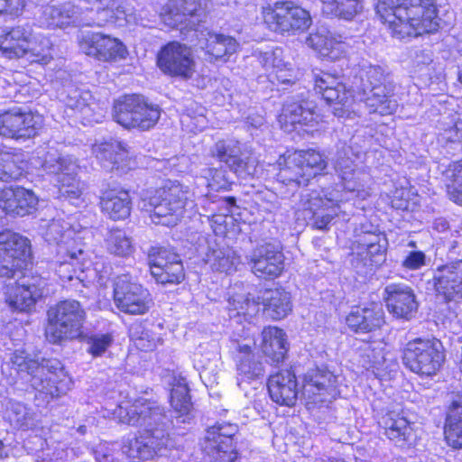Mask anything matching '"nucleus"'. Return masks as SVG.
Listing matches in <instances>:
<instances>
[{"instance_id": "nucleus-1", "label": "nucleus", "mask_w": 462, "mask_h": 462, "mask_svg": "<svg viewBox=\"0 0 462 462\" xmlns=\"http://www.w3.org/2000/svg\"><path fill=\"white\" fill-rule=\"evenodd\" d=\"M334 169L341 180L344 190L325 188L302 196L304 210L311 213L313 226L326 229L341 213V203L350 199L362 200L371 196L373 180L366 168L361 165V153L344 144L337 152Z\"/></svg>"}, {"instance_id": "nucleus-2", "label": "nucleus", "mask_w": 462, "mask_h": 462, "mask_svg": "<svg viewBox=\"0 0 462 462\" xmlns=\"http://www.w3.org/2000/svg\"><path fill=\"white\" fill-rule=\"evenodd\" d=\"M376 12L393 37H417L439 28L435 0H378Z\"/></svg>"}, {"instance_id": "nucleus-3", "label": "nucleus", "mask_w": 462, "mask_h": 462, "mask_svg": "<svg viewBox=\"0 0 462 462\" xmlns=\"http://www.w3.org/2000/svg\"><path fill=\"white\" fill-rule=\"evenodd\" d=\"M9 369L14 370L22 379L29 382L47 402L65 394L72 384L71 378L59 360L43 359L39 363L23 350H15L10 357V362L3 365V373Z\"/></svg>"}, {"instance_id": "nucleus-4", "label": "nucleus", "mask_w": 462, "mask_h": 462, "mask_svg": "<svg viewBox=\"0 0 462 462\" xmlns=\"http://www.w3.org/2000/svg\"><path fill=\"white\" fill-rule=\"evenodd\" d=\"M51 40L29 23L10 28L0 36V52L7 59L25 58L29 62L47 63L51 58Z\"/></svg>"}, {"instance_id": "nucleus-5", "label": "nucleus", "mask_w": 462, "mask_h": 462, "mask_svg": "<svg viewBox=\"0 0 462 462\" xmlns=\"http://www.w3.org/2000/svg\"><path fill=\"white\" fill-rule=\"evenodd\" d=\"M188 199V191L178 182H169L157 189L142 194L140 207L152 223L176 226L180 220Z\"/></svg>"}, {"instance_id": "nucleus-6", "label": "nucleus", "mask_w": 462, "mask_h": 462, "mask_svg": "<svg viewBox=\"0 0 462 462\" xmlns=\"http://www.w3.org/2000/svg\"><path fill=\"white\" fill-rule=\"evenodd\" d=\"M263 304V311L273 319L288 316L292 310L291 294L282 288L265 290L258 297V301L251 300L244 295H236L228 299L229 318L241 324L243 319L250 320L258 313Z\"/></svg>"}, {"instance_id": "nucleus-7", "label": "nucleus", "mask_w": 462, "mask_h": 462, "mask_svg": "<svg viewBox=\"0 0 462 462\" xmlns=\"http://www.w3.org/2000/svg\"><path fill=\"white\" fill-rule=\"evenodd\" d=\"M42 167L47 174L54 175L61 197L76 207L86 204L87 186L78 179L79 167L76 158L51 149L47 152Z\"/></svg>"}, {"instance_id": "nucleus-8", "label": "nucleus", "mask_w": 462, "mask_h": 462, "mask_svg": "<svg viewBox=\"0 0 462 462\" xmlns=\"http://www.w3.org/2000/svg\"><path fill=\"white\" fill-rule=\"evenodd\" d=\"M361 93L357 99L364 102L370 113L382 116L393 114L398 104L393 97V88L386 82L384 69L378 65L364 64L359 70Z\"/></svg>"}, {"instance_id": "nucleus-9", "label": "nucleus", "mask_w": 462, "mask_h": 462, "mask_svg": "<svg viewBox=\"0 0 462 462\" xmlns=\"http://www.w3.org/2000/svg\"><path fill=\"white\" fill-rule=\"evenodd\" d=\"M278 166L279 181L296 188L307 185L311 178L322 172L327 167V162L315 150H301L281 156Z\"/></svg>"}, {"instance_id": "nucleus-10", "label": "nucleus", "mask_w": 462, "mask_h": 462, "mask_svg": "<svg viewBox=\"0 0 462 462\" xmlns=\"http://www.w3.org/2000/svg\"><path fill=\"white\" fill-rule=\"evenodd\" d=\"M46 337L52 344L74 339L82 334L86 312L75 300L60 301L48 310Z\"/></svg>"}, {"instance_id": "nucleus-11", "label": "nucleus", "mask_w": 462, "mask_h": 462, "mask_svg": "<svg viewBox=\"0 0 462 462\" xmlns=\"http://www.w3.org/2000/svg\"><path fill=\"white\" fill-rule=\"evenodd\" d=\"M161 116V109L139 95H127L114 106V118L126 129L147 131L152 128Z\"/></svg>"}, {"instance_id": "nucleus-12", "label": "nucleus", "mask_w": 462, "mask_h": 462, "mask_svg": "<svg viewBox=\"0 0 462 462\" xmlns=\"http://www.w3.org/2000/svg\"><path fill=\"white\" fill-rule=\"evenodd\" d=\"M402 359L411 372L431 376L441 367L445 355L439 340L416 338L406 344Z\"/></svg>"}, {"instance_id": "nucleus-13", "label": "nucleus", "mask_w": 462, "mask_h": 462, "mask_svg": "<svg viewBox=\"0 0 462 462\" xmlns=\"http://www.w3.org/2000/svg\"><path fill=\"white\" fill-rule=\"evenodd\" d=\"M263 20L270 30L295 34L310 28L312 19L310 13L293 2H277L273 7L264 8Z\"/></svg>"}, {"instance_id": "nucleus-14", "label": "nucleus", "mask_w": 462, "mask_h": 462, "mask_svg": "<svg viewBox=\"0 0 462 462\" xmlns=\"http://www.w3.org/2000/svg\"><path fill=\"white\" fill-rule=\"evenodd\" d=\"M116 306L131 315H143L152 305L149 291L129 273L118 275L114 282Z\"/></svg>"}, {"instance_id": "nucleus-15", "label": "nucleus", "mask_w": 462, "mask_h": 462, "mask_svg": "<svg viewBox=\"0 0 462 462\" xmlns=\"http://www.w3.org/2000/svg\"><path fill=\"white\" fill-rule=\"evenodd\" d=\"M31 259L30 241L17 233H0V277L11 278L27 267Z\"/></svg>"}, {"instance_id": "nucleus-16", "label": "nucleus", "mask_w": 462, "mask_h": 462, "mask_svg": "<svg viewBox=\"0 0 462 462\" xmlns=\"http://www.w3.org/2000/svg\"><path fill=\"white\" fill-rule=\"evenodd\" d=\"M78 43L81 52L102 62H116L128 55L121 40L101 32L83 31L78 35Z\"/></svg>"}, {"instance_id": "nucleus-17", "label": "nucleus", "mask_w": 462, "mask_h": 462, "mask_svg": "<svg viewBox=\"0 0 462 462\" xmlns=\"http://www.w3.org/2000/svg\"><path fill=\"white\" fill-rule=\"evenodd\" d=\"M96 13L93 6L81 5H73L69 3L64 4L60 6L45 5L42 8L41 14L38 16V22L43 27H60L63 28L70 24L75 25H97L95 22L97 21V14L88 15L86 17L82 15L85 13Z\"/></svg>"}, {"instance_id": "nucleus-18", "label": "nucleus", "mask_w": 462, "mask_h": 462, "mask_svg": "<svg viewBox=\"0 0 462 462\" xmlns=\"http://www.w3.org/2000/svg\"><path fill=\"white\" fill-rule=\"evenodd\" d=\"M237 431V425L232 423H217L207 430L204 451L209 457V462H234L236 459L233 438Z\"/></svg>"}, {"instance_id": "nucleus-19", "label": "nucleus", "mask_w": 462, "mask_h": 462, "mask_svg": "<svg viewBox=\"0 0 462 462\" xmlns=\"http://www.w3.org/2000/svg\"><path fill=\"white\" fill-rule=\"evenodd\" d=\"M338 394L337 377L331 372L313 368L304 374L301 396L309 409L310 405L331 402Z\"/></svg>"}, {"instance_id": "nucleus-20", "label": "nucleus", "mask_w": 462, "mask_h": 462, "mask_svg": "<svg viewBox=\"0 0 462 462\" xmlns=\"http://www.w3.org/2000/svg\"><path fill=\"white\" fill-rule=\"evenodd\" d=\"M42 117L39 114L14 107L0 114V135L15 140H27L39 134Z\"/></svg>"}, {"instance_id": "nucleus-21", "label": "nucleus", "mask_w": 462, "mask_h": 462, "mask_svg": "<svg viewBox=\"0 0 462 462\" xmlns=\"http://www.w3.org/2000/svg\"><path fill=\"white\" fill-rule=\"evenodd\" d=\"M46 279L39 275H23L5 288V301L13 310H30L45 292Z\"/></svg>"}, {"instance_id": "nucleus-22", "label": "nucleus", "mask_w": 462, "mask_h": 462, "mask_svg": "<svg viewBox=\"0 0 462 462\" xmlns=\"http://www.w3.org/2000/svg\"><path fill=\"white\" fill-rule=\"evenodd\" d=\"M315 89L328 104L334 106L333 113L336 116L344 117L350 115L356 97L340 78L328 72H321L315 77Z\"/></svg>"}, {"instance_id": "nucleus-23", "label": "nucleus", "mask_w": 462, "mask_h": 462, "mask_svg": "<svg viewBox=\"0 0 462 462\" xmlns=\"http://www.w3.org/2000/svg\"><path fill=\"white\" fill-rule=\"evenodd\" d=\"M157 66L166 75L190 78L195 67L191 49L178 42H171L158 52Z\"/></svg>"}, {"instance_id": "nucleus-24", "label": "nucleus", "mask_w": 462, "mask_h": 462, "mask_svg": "<svg viewBox=\"0 0 462 462\" xmlns=\"http://www.w3.org/2000/svg\"><path fill=\"white\" fill-rule=\"evenodd\" d=\"M151 274L157 282L179 283L184 278L180 256L168 248H152L149 254Z\"/></svg>"}, {"instance_id": "nucleus-25", "label": "nucleus", "mask_w": 462, "mask_h": 462, "mask_svg": "<svg viewBox=\"0 0 462 462\" xmlns=\"http://www.w3.org/2000/svg\"><path fill=\"white\" fill-rule=\"evenodd\" d=\"M306 44L320 58L337 60L348 52L350 44L346 37L332 32L326 27H319L306 39Z\"/></svg>"}, {"instance_id": "nucleus-26", "label": "nucleus", "mask_w": 462, "mask_h": 462, "mask_svg": "<svg viewBox=\"0 0 462 462\" xmlns=\"http://www.w3.org/2000/svg\"><path fill=\"white\" fill-rule=\"evenodd\" d=\"M253 273L260 278H276L284 269V256L278 245L264 244L247 256Z\"/></svg>"}, {"instance_id": "nucleus-27", "label": "nucleus", "mask_w": 462, "mask_h": 462, "mask_svg": "<svg viewBox=\"0 0 462 462\" xmlns=\"http://www.w3.org/2000/svg\"><path fill=\"white\" fill-rule=\"evenodd\" d=\"M65 103L81 114L84 125L102 122L108 108L107 100H96L90 91L72 87L68 90Z\"/></svg>"}, {"instance_id": "nucleus-28", "label": "nucleus", "mask_w": 462, "mask_h": 462, "mask_svg": "<svg viewBox=\"0 0 462 462\" xmlns=\"http://www.w3.org/2000/svg\"><path fill=\"white\" fill-rule=\"evenodd\" d=\"M434 288L446 300L462 299V260L438 266L433 275Z\"/></svg>"}, {"instance_id": "nucleus-29", "label": "nucleus", "mask_w": 462, "mask_h": 462, "mask_svg": "<svg viewBox=\"0 0 462 462\" xmlns=\"http://www.w3.org/2000/svg\"><path fill=\"white\" fill-rule=\"evenodd\" d=\"M386 307L397 318L410 319L418 309L413 290L406 284L392 283L385 287Z\"/></svg>"}, {"instance_id": "nucleus-30", "label": "nucleus", "mask_w": 462, "mask_h": 462, "mask_svg": "<svg viewBox=\"0 0 462 462\" xmlns=\"http://www.w3.org/2000/svg\"><path fill=\"white\" fill-rule=\"evenodd\" d=\"M38 201L33 191L23 187L7 188L0 191V208L9 215H30L36 209Z\"/></svg>"}, {"instance_id": "nucleus-31", "label": "nucleus", "mask_w": 462, "mask_h": 462, "mask_svg": "<svg viewBox=\"0 0 462 462\" xmlns=\"http://www.w3.org/2000/svg\"><path fill=\"white\" fill-rule=\"evenodd\" d=\"M366 360L365 368L372 370L380 380L392 377L398 369V363L394 356L386 351V344L383 341H374L366 344L365 349Z\"/></svg>"}, {"instance_id": "nucleus-32", "label": "nucleus", "mask_w": 462, "mask_h": 462, "mask_svg": "<svg viewBox=\"0 0 462 462\" xmlns=\"http://www.w3.org/2000/svg\"><path fill=\"white\" fill-rule=\"evenodd\" d=\"M319 116L315 112L311 102L287 101L279 115L278 121L285 131H291V127L310 126L319 124Z\"/></svg>"}, {"instance_id": "nucleus-33", "label": "nucleus", "mask_w": 462, "mask_h": 462, "mask_svg": "<svg viewBox=\"0 0 462 462\" xmlns=\"http://www.w3.org/2000/svg\"><path fill=\"white\" fill-rule=\"evenodd\" d=\"M388 242L383 234H366L353 245V254L364 265H380L385 261Z\"/></svg>"}, {"instance_id": "nucleus-34", "label": "nucleus", "mask_w": 462, "mask_h": 462, "mask_svg": "<svg viewBox=\"0 0 462 462\" xmlns=\"http://www.w3.org/2000/svg\"><path fill=\"white\" fill-rule=\"evenodd\" d=\"M268 391L273 402L289 407L296 403L300 393L296 376L290 370H282L270 376Z\"/></svg>"}, {"instance_id": "nucleus-35", "label": "nucleus", "mask_w": 462, "mask_h": 462, "mask_svg": "<svg viewBox=\"0 0 462 462\" xmlns=\"http://www.w3.org/2000/svg\"><path fill=\"white\" fill-rule=\"evenodd\" d=\"M92 152L107 170L125 169L128 167L129 152L127 145L116 139L96 143L92 146Z\"/></svg>"}, {"instance_id": "nucleus-36", "label": "nucleus", "mask_w": 462, "mask_h": 462, "mask_svg": "<svg viewBox=\"0 0 462 462\" xmlns=\"http://www.w3.org/2000/svg\"><path fill=\"white\" fill-rule=\"evenodd\" d=\"M347 327L354 332H370L380 328L384 323V312L380 304L353 309L346 317Z\"/></svg>"}, {"instance_id": "nucleus-37", "label": "nucleus", "mask_w": 462, "mask_h": 462, "mask_svg": "<svg viewBox=\"0 0 462 462\" xmlns=\"http://www.w3.org/2000/svg\"><path fill=\"white\" fill-rule=\"evenodd\" d=\"M190 0H171L162 13V20L171 28L178 27L182 23L191 25L195 31L198 30L199 24L195 23V20L199 22L197 17V12L199 10V3H189Z\"/></svg>"}, {"instance_id": "nucleus-38", "label": "nucleus", "mask_w": 462, "mask_h": 462, "mask_svg": "<svg viewBox=\"0 0 462 462\" xmlns=\"http://www.w3.org/2000/svg\"><path fill=\"white\" fill-rule=\"evenodd\" d=\"M81 5L93 6L97 14V26H103L108 22H116L125 20L126 23H132V14L127 13L122 0H79Z\"/></svg>"}, {"instance_id": "nucleus-39", "label": "nucleus", "mask_w": 462, "mask_h": 462, "mask_svg": "<svg viewBox=\"0 0 462 462\" xmlns=\"http://www.w3.org/2000/svg\"><path fill=\"white\" fill-rule=\"evenodd\" d=\"M44 227V226H42ZM72 231L70 230L69 223L61 219H52L45 226L43 233L44 239L49 243H56L59 246L58 253L65 254L71 262L78 261L80 255L84 254V251L79 248L77 251L68 250L65 246L71 238Z\"/></svg>"}, {"instance_id": "nucleus-40", "label": "nucleus", "mask_w": 462, "mask_h": 462, "mask_svg": "<svg viewBox=\"0 0 462 462\" xmlns=\"http://www.w3.org/2000/svg\"><path fill=\"white\" fill-rule=\"evenodd\" d=\"M100 204L102 211L113 220L125 219L131 212V198L125 189H110L104 192Z\"/></svg>"}, {"instance_id": "nucleus-41", "label": "nucleus", "mask_w": 462, "mask_h": 462, "mask_svg": "<svg viewBox=\"0 0 462 462\" xmlns=\"http://www.w3.org/2000/svg\"><path fill=\"white\" fill-rule=\"evenodd\" d=\"M204 40V51L211 60L226 62L239 47L236 39L222 33L208 32Z\"/></svg>"}, {"instance_id": "nucleus-42", "label": "nucleus", "mask_w": 462, "mask_h": 462, "mask_svg": "<svg viewBox=\"0 0 462 462\" xmlns=\"http://www.w3.org/2000/svg\"><path fill=\"white\" fill-rule=\"evenodd\" d=\"M261 348L273 363L283 361L288 350L286 334L277 327H266L262 332Z\"/></svg>"}, {"instance_id": "nucleus-43", "label": "nucleus", "mask_w": 462, "mask_h": 462, "mask_svg": "<svg viewBox=\"0 0 462 462\" xmlns=\"http://www.w3.org/2000/svg\"><path fill=\"white\" fill-rule=\"evenodd\" d=\"M385 435L396 443L409 441L412 430L407 419L397 411H389L379 420Z\"/></svg>"}, {"instance_id": "nucleus-44", "label": "nucleus", "mask_w": 462, "mask_h": 462, "mask_svg": "<svg viewBox=\"0 0 462 462\" xmlns=\"http://www.w3.org/2000/svg\"><path fill=\"white\" fill-rule=\"evenodd\" d=\"M444 433L450 447L462 448V395L454 400L449 407Z\"/></svg>"}, {"instance_id": "nucleus-45", "label": "nucleus", "mask_w": 462, "mask_h": 462, "mask_svg": "<svg viewBox=\"0 0 462 462\" xmlns=\"http://www.w3.org/2000/svg\"><path fill=\"white\" fill-rule=\"evenodd\" d=\"M24 154L21 151L0 149V180L11 181L18 180L25 169Z\"/></svg>"}, {"instance_id": "nucleus-46", "label": "nucleus", "mask_w": 462, "mask_h": 462, "mask_svg": "<svg viewBox=\"0 0 462 462\" xmlns=\"http://www.w3.org/2000/svg\"><path fill=\"white\" fill-rule=\"evenodd\" d=\"M254 341L237 344V370L240 375L246 379H255L263 376L264 370L262 363L255 360L252 348Z\"/></svg>"}, {"instance_id": "nucleus-47", "label": "nucleus", "mask_w": 462, "mask_h": 462, "mask_svg": "<svg viewBox=\"0 0 462 462\" xmlns=\"http://www.w3.org/2000/svg\"><path fill=\"white\" fill-rule=\"evenodd\" d=\"M439 171L447 183V192L450 200L462 206V159L448 165L440 164Z\"/></svg>"}, {"instance_id": "nucleus-48", "label": "nucleus", "mask_w": 462, "mask_h": 462, "mask_svg": "<svg viewBox=\"0 0 462 462\" xmlns=\"http://www.w3.org/2000/svg\"><path fill=\"white\" fill-rule=\"evenodd\" d=\"M326 15L350 21L362 11L361 0H320Z\"/></svg>"}, {"instance_id": "nucleus-49", "label": "nucleus", "mask_w": 462, "mask_h": 462, "mask_svg": "<svg viewBox=\"0 0 462 462\" xmlns=\"http://www.w3.org/2000/svg\"><path fill=\"white\" fill-rule=\"evenodd\" d=\"M105 247L115 256L128 257L134 250L132 238L122 229H111L106 236Z\"/></svg>"}, {"instance_id": "nucleus-50", "label": "nucleus", "mask_w": 462, "mask_h": 462, "mask_svg": "<svg viewBox=\"0 0 462 462\" xmlns=\"http://www.w3.org/2000/svg\"><path fill=\"white\" fill-rule=\"evenodd\" d=\"M207 262H210L211 267L218 272L231 273L236 271L240 263V258L231 248L213 250L208 254Z\"/></svg>"}, {"instance_id": "nucleus-51", "label": "nucleus", "mask_w": 462, "mask_h": 462, "mask_svg": "<svg viewBox=\"0 0 462 462\" xmlns=\"http://www.w3.org/2000/svg\"><path fill=\"white\" fill-rule=\"evenodd\" d=\"M212 155L225 162L232 170L242 155L241 143L235 139L218 141L211 150Z\"/></svg>"}, {"instance_id": "nucleus-52", "label": "nucleus", "mask_w": 462, "mask_h": 462, "mask_svg": "<svg viewBox=\"0 0 462 462\" xmlns=\"http://www.w3.org/2000/svg\"><path fill=\"white\" fill-rule=\"evenodd\" d=\"M171 405L178 412L184 414L189 412L191 406L189 388L186 379L183 377H173L171 383Z\"/></svg>"}, {"instance_id": "nucleus-53", "label": "nucleus", "mask_w": 462, "mask_h": 462, "mask_svg": "<svg viewBox=\"0 0 462 462\" xmlns=\"http://www.w3.org/2000/svg\"><path fill=\"white\" fill-rule=\"evenodd\" d=\"M7 416L10 422L18 429L29 430L36 426L34 413L23 403H12Z\"/></svg>"}, {"instance_id": "nucleus-54", "label": "nucleus", "mask_w": 462, "mask_h": 462, "mask_svg": "<svg viewBox=\"0 0 462 462\" xmlns=\"http://www.w3.org/2000/svg\"><path fill=\"white\" fill-rule=\"evenodd\" d=\"M129 336L134 346L141 351H151L156 346L155 337L141 324L130 328Z\"/></svg>"}, {"instance_id": "nucleus-55", "label": "nucleus", "mask_w": 462, "mask_h": 462, "mask_svg": "<svg viewBox=\"0 0 462 462\" xmlns=\"http://www.w3.org/2000/svg\"><path fill=\"white\" fill-rule=\"evenodd\" d=\"M257 59L267 75L276 67L283 66L282 51L279 48L259 51Z\"/></svg>"}, {"instance_id": "nucleus-56", "label": "nucleus", "mask_w": 462, "mask_h": 462, "mask_svg": "<svg viewBox=\"0 0 462 462\" xmlns=\"http://www.w3.org/2000/svg\"><path fill=\"white\" fill-rule=\"evenodd\" d=\"M113 338L109 334H97L89 337L87 340L88 345V352L93 356H102L111 346Z\"/></svg>"}, {"instance_id": "nucleus-57", "label": "nucleus", "mask_w": 462, "mask_h": 462, "mask_svg": "<svg viewBox=\"0 0 462 462\" xmlns=\"http://www.w3.org/2000/svg\"><path fill=\"white\" fill-rule=\"evenodd\" d=\"M221 204L226 207L225 214L214 215L211 218V222L213 224L217 225L214 227V232L217 234L224 233L225 226L227 224L228 220H232V217L227 214H233L234 209L236 208V199L235 198L228 197L224 198L220 200Z\"/></svg>"}, {"instance_id": "nucleus-58", "label": "nucleus", "mask_w": 462, "mask_h": 462, "mask_svg": "<svg viewBox=\"0 0 462 462\" xmlns=\"http://www.w3.org/2000/svg\"><path fill=\"white\" fill-rule=\"evenodd\" d=\"M232 171L240 178L254 176L258 173V162L255 157L247 156L239 158Z\"/></svg>"}, {"instance_id": "nucleus-59", "label": "nucleus", "mask_w": 462, "mask_h": 462, "mask_svg": "<svg viewBox=\"0 0 462 462\" xmlns=\"http://www.w3.org/2000/svg\"><path fill=\"white\" fill-rule=\"evenodd\" d=\"M116 444L100 443L95 449V457L97 462H119L121 454L116 451Z\"/></svg>"}, {"instance_id": "nucleus-60", "label": "nucleus", "mask_w": 462, "mask_h": 462, "mask_svg": "<svg viewBox=\"0 0 462 462\" xmlns=\"http://www.w3.org/2000/svg\"><path fill=\"white\" fill-rule=\"evenodd\" d=\"M268 79L272 83L290 84L294 82L296 77L291 67L283 61V66L276 67L268 74Z\"/></svg>"}, {"instance_id": "nucleus-61", "label": "nucleus", "mask_w": 462, "mask_h": 462, "mask_svg": "<svg viewBox=\"0 0 462 462\" xmlns=\"http://www.w3.org/2000/svg\"><path fill=\"white\" fill-rule=\"evenodd\" d=\"M426 265V255L421 251L410 252L402 261V266L408 270H418Z\"/></svg>"}, {"instance_id": "nucleus-62", "label": "nucleus", "mask_w": 462, "mask_h": 462, "mask_svg": "<svg viewBox=\"0 0 462 462\" xmlns=\"http://www.w3.org/2000/svg\"><path fill=\"white\" fill-rule=\"evenodd\" d=\"M210 174H212V180H208V187L212 190H218L221 189H226L227 186V181L224 178V174L222 171L219 170H209Z\"/></svg>"}, {"instance_id": "nucleus-63", "label": "nucleus", "mask_w": 462, "mask_h": 462, "mask_svg": "<svg viewBox=\"0 0 462 462\" xmlns=\"http://www.w3.org/2000/svg\"><path fill=\"white\" fill-rule=\"evenodd\" d=\"M24 6V0H0V13L17 14Z\"/></svg>"}, {"instance_id": "nucleus-64", "label": "nucleus", "mask_w": 462, "mask_h": 462, "mask_svg": "<svg viewBox=\"0 0 462 462\" xmlns=\"http://www.w3.org/2000/svg\"><path fill=\"white\" fill-rule=\"evenodd\" d=\"M65 455L63 449H57L52 455H51L49 450L42 451V456L38 457V462H63Z\"/></svg>"}]
</instances>
